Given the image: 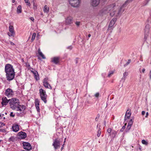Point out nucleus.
Instances as JSON below:
<instances>
[{
    "instance_id": "nucleus-1",
    "label": "nucleus",
    "mask_w": 151,
    "mask_h": 151,
    "mask_svg": "<svg viewBox=\"0 0 151 151\" xmlns=\"http://www.w3.org/2000/svg\"><path fill=\"white\" fill-rule=\"evenodd\" d=\"M130 1V0H127L117 11L116 10L117 7L116 6L115 4H111L104 8L101 11V12L106 14L109 12L110 15L111 16H115L116 17H118L124 11V8Z\"/></svg>"
},
{
    "instance_id": "nucleus-2",
    "label": "nucleus",
    "mask_w": 151,
    "mask_h": 151,
    "mask_svg": "<svg viewBox=\"0 0 151 151\" xmlns=\"http://www.w3.org/2000/svg\"><path fill=\"white\" fill-rule=\"evenodd\" d=\"M19 103L18 99L14 98L10 100L9 104L10 108L12 109L19 111L20 113H21L25 110V107L23 105H20Z\"/></svg>"
},
{
    "instance_id": "nucleus-3",
    "label": "nucleus",
    "mask_w": 151,
    "mask_h": 151,
    "mask_svg": "<svg viewBox=\"0 0 151 151\" xmlns=\"http://www.w3.org/2000/svg\"><path fill=\"white\" fill-rule=\"evenodd\" d=\"M5 71L6 73V77L7 80L10 81L14 78L15 76L14 69L12 65L9 64L6 65Z\"/></svg>"
},
{
    "instance_id": "nucleus-4",
    "label": "nucleus",
    "mask_w": 151,
    "mask_h": 151,
    "mask_svg": "<svg viewBox=\"0 0 151 151\" xmlns=\"http://www.w3.org/2000/svg\"><path fill=\"white\" fill-rule=\"evenodd\" d=\"M39 93L40 96L41 100L45 103H47V95L46 94L45 91L42 88L39 90Z\"/></svg>"
},
{
    "instance_id": "nucleus-5",
    "label": "nucleus",
    "mask_w": 151,
    "mask_h": 151,
    "mask_svg": "<svg viewBox=\"0 0 151 151\" xmlns=\"http://www.w3.org/2000/svg\"><path fill=\"white\" fill-rule=\"evenodd\" d=\"M69 4L72 6L77 7L79 6L80 4V0H68Z\"/></svg>"
},
{
    "instance_id": "nucleus-6",
    "label": "nucleus",
    "mask_w": 151,
    "mask_h": 151,
    "mask_svg": "<svg viewBox=\"0 0 151 151\" xmlns=\"http://www.w3.org/2000/svg\"><path fill=\"white\" fill-rule=\"evenodd\" d=\"M60 142L58 139L56 138L54 140L52 145L53 146L54 149L56 150L60 148Z\"/></svg>"
},
{
    "instance_id": "nucleus-7",
    "label": "nucleus",
    "mask_w": 151,
    "mask_h": 151,
    "mask_svg": "<svg viewBox=\"0 0 151 151\" xmlns=\"http://www.w3.org/2000/svg\"><path fill=\"white\" fill-rule=\"evenodd\" d=\"M48 78H44L43 81V85L45 88L51 89L52 87L48 83Z\"/></svg>"
},
{
    "instance_id": "nucleus-8",
    "label": "nucleus",
    "mask_w": 151,
    "mask_h": 151,
    "mask_svg": "<svg viewBox=\"0 0 151 151\" xmlns=\"http://www.w3.org/2000/svg\"><path fill=\"white\" fill-rule=\"evenodd\" d=\"M116 19V18H114L111 21L109 26L108 29H113Z\"/></svg>"
},
{
    "instance_id": "nucleus-9",
    "label": "nucleus",
    "mask_w": 151,
    "mask_h": 151,
    "mask_svg": "<svg viewBox=\"0 0 151 151\" xmlns=\"http://www.w3.org/2000/svg\"><path fill=\"white\" fill-rule=\"evenodd\" d=\"M9 31L10 33L8 32V34L9 36H14L15 35L14 28L13 26L12 25H10L9 27Z\"/></svg>"
},
{
    "instance_id": "nucleus-10",
    "label": "nucleus",
    "mask_w": 151,
    "mask_h": 151,
    "mask_svg": "<svg viewBox=\"0 0 151 151\" xmlns=\"http://www.w3.org/2000/svg\"><path fill=\"white\" fill-rule=\"evenodd\" d=\"M100 3V0H91V5L93 7L97 6Z\"/></svg>"
},
{
    "instance_id": "nucleus-11",
    "label": "nucleus",
    "mask_w": 151,
    "mask_h": 151,
    "mask_svg": "<svg viewBox=\"0 0 151 151\" xmlns=\"http://www.w3.org/2000/svg\"><path fill=\"white\" fill-rule=\"evenodd\" d=\"M23 145L24 148L25 150H29L32 149V147L30 144L27 142H23Z\"/></svg>"
},
{
    "instance_id": "nucleus-12",
    "label": "nucleus",
    "mask_w": 151,
    "mask_h": 151,
    "mask_svg": "<svg viewBox=\"0 0 151 151\" xmlns=\"http://www.w3.org/2000/svg\"><path fill=\"white\" fill-rule=\"evenodd\" d=\"M5 93L7 96L11 97L13 94V92L12 89L9 88L6 90Z\"/></svg>"
},
{
    "instance_id": "nucleus-13",
    "label": "nucleus",
    "mask_w": 151,
    "mask_h": 151,
    "mask_svg": "<svg viewBox=\"0 0 151 151\" xmlns=\"http://www.w3.org/2000/svg\"><path fill=\"white\" fill-rule=\"evenodd\" d=\"M149 32V25L147 24L145 27V29L144 39L145 40H147Z\"/></svg>"
},
{
    "instance_id": "nucleus-14",
    "label": "nucleus",
    "mask_w": 151,
    "mask_h": 151,
    "mask_svg": "<svg viewBox=\"0 0 151 151\" xmlns=\"http://www.w3.org/2000/svg\"><path fill=\"white\" fill-rule=\"evenodd\" d=\"M9 100H8L6 97H3L2 99L1 104L2 106L6 105L8 103Z\"/></svg>"
},
{
    "instance_id": "nucleus-15",
    "label": "nucleus",
    "mask_w": 151,
    "mask_h": 151,
    "mask_svg": "<svg viewBox=\"0 0 151 151\" xmlns=\"http://www.w3.org/2000/svg\"><path fill=\"white\" fill-rule=\"evenodd\" d=\"M73 18L70 17L69 16L66 18L65 19V22L67 24H70L72 23L73 22Z\"/></svg>"
},
{
    "instance_id": "nucleus-16",
    "label": "nucleus",
    "mask_w": 151,
    "mask_h": 151,
    "mask_svg": "<svg viewBox=\"0 0 151 151\" xmlns=\"http://www.w3.org/2000/svg\"><path fill=\"white\" fill-rule=\"evenodd\" d=\"M131 114L130 109H128L126 112L124 118V120H125L127 119H129L131 116Z\"/></svg>"
},
{
    "instance_id": "nucleus-17",
    "label": "nucleus",
    "mask_w": 151,
    "mask_h": 151,
    "mask_svg": "<svg viewBox=\"0 0 151 151\" xmlns=\"http://www.w3.org/2000/svg\"><path fill=\"white\" fill-rule=\"evenodd\" d=\"M59 57H54L51 59V61L55 64H57L59 62Z\"/></svg>"
},
{
    "instance_id": "nucleus-18",
    "label": "nucleus",
    "mask_w": 151,
    "mask_h": 151,
    "mask_svg": "<svg viewBox=\"0 0 151 151\" xmlns=\"http://www.w3.org/2000/svg\"><path fill=\"white\" fill-rule=\"evenodd\" d=\"M12 129L14 132H17L19 129V126L17 124L14 125L12 127Z\"/></svg>"
},
{
    "instance_id": "nucleus-19",
    "label": "nucleus",
    "mask_w": 151,
    "mask_h": 151,
    "mask_svg": "<svg viewBox=\"0 0 151 151\" xmlns=\"http://www.w3.org/2000/svg\"><path fill=\"white\" fill-rule=\"evenodd\" d=\"M18 134L22 139H24L27 137L26 134L25 132H19Z\"/></svg>"
},
{
    "instance_id": "nucleus-20",
    "label": "nucleus",
    "mask_w": 151,
    "mask_h": 151,
    "mask_svg": "<svg viewBox=\"0 0 151 151\" xmlns=\"http://www.w3.org/2000/svg\"><path fill=\"white\" fill-rule=\"evenodd\" d=\"M32 72L33 73L36 79L37 80H39V78L37 72L35 70L32 71Z\"/></svg>"
},
{
    "instance_id": "nucleus-21",
    "label": "nucleus",
    "mask_w": 151,
    "mask_h": 151,
    "mask_svg": "<svg viewBox=\"0 0 151 151\" xmlns=\"http://www.w3.org/2000/svg\"><path fill=\"white\" fill-rule=\"evenodd\" d=\"M133 122V120L132 119H131L130 120L128 124L127 128L129 130L131 128V127L132 125Z\"/></svg>"
},
{
    "instance_id": "nucleus-22",
    "label": "nucleus",
    "mask_w": 151,
    "mask_h": 151,
    "mask_svg": "<svg viewBox=\"0 0 151 151\" xmlns=\"http://www.w3.org/2000/svg\"><path fill=\"white\" fill-rule=\"evenodd\" d=\"M49 7L47 5H45L43 9L44 12L45 13H48L49 12Z\"/></svg>"
},
{
    "instance_id": "nucleus-23",
    "label": "nucleus",
    "mask_w": 151,
    "mask_h": 151,
    "mask_svg": "<svg viewBox=\"0 0 151 151\" xmlns=\"http://www.w3.org/2000/svg\"><path fill=\"white\" fill-rule=\"evenodd\" d=\"M128 72L126 71L124 72L123 74V77H122V79H124V81L126 78V77L128 76Z\"/></svg>"
},
{
    "instance_id": "nucleus-24",
    "label": "nucleus",
    "mask_w": 151,
    "mask_h": 151,
    "mask_svg": "<svg viewBox=\"0 0 151 151\" xmlns=\"http://www.w3.org/2000/svg\"><path fill=\"white\" fill-rule=\"evenodd\" d=\"M17 12L18 13H20L22 12V7L21 5H19L18 6Z\"/></svg>"
},
{
    "instance_id": "nucleus-25",
    "label": "nucleus",
    "mask_w": 151,
    "mask_h": 151,
    "mask_svg": "<svg viewBox=\"0 0 151 151\" xmlns=\"http://www.w3.org/2000/svg\"><path fill=\"white\" fill-rule=\"evenodd\" d=\"M38 53L40 55L43 59H45V57L44 55L42 54V52L40 51V49L38 50Z\"/></svg>"
},
{
    "instance_id": "nucleus-26",
    "label": "nucleus",
    "mask_w": 151,
    "mask_h": 151,
    "mask_svg": "<svg viewBox=\"0 0 151 151\" xmlns=\"http://www.w3.org/2000/svg\"><path fill=\"white\" fill-rule=\"evenodd\" d=\"M35 106H39L40 105V101L39 99H35Z\"/></svg>"
},
{
    "instance_id": "nucleus-27",
    "label": "nucleus",
    "mask_w": 151,
    "mask_h": 151,
    "mask_svg": "<svg viewBox=\"0 0 151 151\" xmlns=\"http://www.w3.org/2000/svg\"><path fill=\"white\" fill-rule=\"evenodd\" d=\"M142 143L143 144L145 145H147L148 144V142L144 139H143L142 140Z\"/></svg>"
},
{
    "instance_id": "nucleus-28",
    "label": "nucleus",
    "mask_w": 151,
    "mask_h": 151,
    "mask_svg": "<svg viewBox=\"0 0 151 151\" xmlns=\"http://www.w3.org/2000/svg\"><path fill=\"white\" fill-rule=\"evenodd\" d=\"M101 129L99 127V129L98 130V134H97V136L98 137H99L100 136L101 133Z\"/></svg>"
},
{
    "instance_id": "nucleus-29",
    "label": "nucleus",
    "mask_w": 151,
    "mask_h": 151,
    "mask_svg": "<svg viewBox=\"0 0 151 151\" xmlns=\"http://www.w3.org/2000/svg\"><path fill=\"white\" fill-rule=\"evenodd\" d=\"M36 35V34L35 33H34L32 35V38L31 39L32 41V42L35 39Z\"/></svg>"
},
{
    "instance_id": "nucleus-30",
    "label": "nucleus",
    "mask_w": 151,
    "mask_h": 151,
    "mask_svg": "<svg viewBox=\"0 0 151 151\" xmlns=\"http://www.w3.org/2000/svg\"><path fill=\"white\" fill-rule=\"evenodd\" d=\"M130 62H131L130 60H128V61L126 63V64H125L124 65V67H125L126 66H127V65L128 64H129L130 63Z\"/></svg>"
},
{
    "instance_id": "nucleus-31",
    "label": "nucleus",
    "mask_w": 151,
    "mask_h": 151,
    "mask_svg": "<svg viewBox=\"0 0 151 151\" xmlns=\"http://www.w3.org/2000/svg\"><path fill=\"white\" fill-rule=\"evenodd\" d=\"M25 2L27 4V5L30 6V3L29 1V0H24Z\"/></svg>"
},
{
    "instance_id": "nucleus-32",
    "label": "nucleus",
    "mask_w": 151,
    "mask_h": 151,
    "mask_svg": "<svg viewBox=\"0 0 151 151\" xmlns=\"http://www.w3.org/2000/svg\"><path fill=\"white\" fill-rule=\"evenodd\" d=\"M114 71H111L109 72V74H108V77H110L113 74Z\"/></svg>"
},
{
    "instance_id": "nucleus-33",
    "label": "nucleus",
    "mask_w": 151,
    "mask_h": 151,
    "mask_svg": "<svg viewBox=\"0 0 151 151\" xmlns=\"http://www.w3.org/2000/svg\"><path fill=\"white\" fill-rule=\"evenodd\" d=\"M5 125V124L3 123L2 122H0V128H1L3 126H4Z\"/></svg>"
},
{
    "instance_id": "nucleus-34",
    "label": "nucleus",
    "mask_w": 151,
    "mask_h": 151,
    "mask_svg": "<svg viewBox=\"0 0 151 151\" xmlns=\"http://www.w3.org/2000/svg\"><path fill=\"white\" fill-rule=\"evenodd\" d=\"M36 109L37 110V112H40V109L39 108V106H36Z\"/></svg>"
},
{
    "instance_id": "nucleus-35",
    "label": "nucleus",
    "mask_w": 151,
    "mask_h": 151,
    "mask_svg": "<svg viewBox=\"0 0 151 151\" xmlns=\"http://www.w3.org/2000/svg\"><path fill=\"white\" fill-rule=\"evenodd\" d=\"M80 22L76 21L75 22V24L78 27L80 25Z\"/></svg>"
},
{
    "instance_id": "nucleus-36",
    "label": "nucleus",
    "mask_w": 151,
    "mask_h": 151,
    "mask_svg": "<svg viewBox=\"0 0 151 151\" xmlns=\"http://www.w3.org/2000/svg\"><path fill=\"white\" fill-rule=\"evenodd\" d=\"M15 116V114H14L13 112H11L10 114V116L14 117Z\"/></svg>"
},
{
    "instance_id": "nucleus-37",
    "label": "nucleus",
    "mask_w": 151,
    "mask_h": 151,
    "mask_svg": "<svg viewBox=\"0 0 151 151\" xmlns=\"http://www.w3.org/2000/svg\"><path fill=\"white\" fill-rule=\"evenodd\" d=\"M125 125L123 126L122 127V128L120 129V131H121L122 132H123L124 131V129H125Z\"/></svg>"
},
{
    "instance_id": "nucleus-38",
    "label": "nucleus",
    "mask_w": 151,
    "mask_h": 151,
    "mask_svg": "<svg viewBox=\"0 0 151 151\" xmlns=\"http://www.w3.org/2000/svg\"><path fill=\"white\" fill-rule=\"evenodd\" d=\"M111 131V129L110 128H109L107 129V132L108 133H110Z\"/></svg>"
},
{
    "instance_id": "nucleus-39",
    "label": "nucleus",
    "mask_w": 151,
    "mask_h": 151,
    "mask_svg": "<svg viewBox=\"0 0 151 151\" xmlns=\"http://www.w3.org/2000/svg\"><path fill=\"white\" fill-rule=\"evenodd\" d=\"M99 93H96L95 95V96L96 97H98L99 96Z\"/></svg>"
},
{
    "instance_id": "nucleus-40",
    "label": "nucleus",
    "mask_w": 151,
    "mask_h": 151,
    "mask_svg": "<svg viewBox=\"0 0 151 151\" xmlns=\"http://www.w3.org/2000/svg\"><path fill=\"white\" fill-rule=\"evenodd\" d=\"M37 6L36 5H35L34 4H33V9H37Z\"/></svg>"
},
{
    "instance_id": "nucleus-41",
    "label": "nucleus",
    "mask_w": 151,
    "mask_h": 151,
    "mask_svg": "<svg viewBox=\"0 0 151 151\" xmlns=\"http://www.w3.org/2000/svg\"><path fill=\"white\" fill-rule=\"evenodd\" d=\"M72 47L71 46H68V47H67V49H70V50L72 49Z\"/></svg>"
},
{
    "instance_id": "nucleus-42",
    "label": "nucleus",
    "mask_w": 151,
    "mask_h": 151,
    "mask_svg": "<svg viewBox=\"0 0 151 151\" xmlns=\"http://www.w3.org/2000/svg\"><path fill=\"white\" fill-rule=\"evenodd\" d=\"M149 76L150 79H151V70L150 71V73H149Z\"/></svg>"
},
{
    "instance_id": "nucleus-43",
    "label": "nucleus",
    "mask_w": 151,
    "mask_h": 151,
    "mask_svg": "<svg viewBox=\"0 0 151 151\" xmlns=\"http://www.w3.org/2000/svg\"><path fill=\"white\" fill-rule=\"evenodd\" d=\"M145 111H142V115H144L145 114Z\"/></svg>"
},
{
    "instance_id": "nucleus-44",
    "label": "nucleus",
    "mask_w": 151,
    "mask_h": 151,
    "mask_svg": "<svg viewBox=\"0 0 151 151\" xmlns=\"http://www.w3.org/2000/svg\"><path fill=\"white\" fill-rule=\"evenodd\" d=\"M30 20L32 21H34V18L32 17H31L30 18Z\"/></svg>"
},
{
    "instance_id": "nucleus-45",
    "label": "nucleus",
    "mask_w": 151,
    "mask_h": 151,
    "mask_svg": "<svg viewBox=\"0 0 151 151\" xmlns=\"http://www.w3.org/2000/svg\"><path fill=\"white\" fill-rule=\"evenodd\" d=\"M145 68H143L142 70V72L143 73H144L145 71Z\"/></svg>"
},
{
    "instance_id": "nucleus-46",
    "label": "nucleus",
    "mask_w": 151,
    "mask_h": 151,
    "mask_svg": "<svg viewBox=\"0 0 151 151\" xmlns=\"http://www.w3.org/2000/svg\"><path fill=\"white\" fill-rule=\"evenodd\" d=\"M13 139V137H11L9 138V140L10 141H12V139Z\"/></svg>"
},
{
    "instance_id": "nucleus-47",
    "label": "nucleus",
    "mask_w": 151,
    "mask_h": 151,
    "mask_svg": "<svg viewBox=\"0 0 151 151\" xmlns=\"http://www.w3.org/2000/svg\"><path fill=\"white\" fill-rule=\"evenodd\" d=\"M148 115V112H147L146 113V116L145 117H147Z\"/></svg>"
},
{
    "instance_id": "nucleus-48",
    "label": "nucleus",
    "mask_w": 151,
    "mask_h": 151,
    "mask_svg": "<svg viewBox=\"0 0 151 151\" xmlns=\"http://www.w3.org/2000/svg\"><path fill=\"white\" fill-rule=\"evenodd\" d=\"M4 114H0V117L3 116H4Z\"/></svg>"
},
{
    "instance_id": "nucleus-49",
    "label": "nucleus",
    "mask_w": 151,
    "mask_h": 151,
    "mask_svg": "<svg viewBox=\"0 0 151 151\" xmlns=\"http://www.w3.org/2000/svg\"><path fill=\"white\" fill-rule=\"evenodd\" d=\"M11 44L12 45H14V43L12 42H11Z\"/></svg>"
},
{
    "instance_id": "nucleus-50",
    "label": "nucleus",
    "mask_w": 151,
    "mask_h": 151,
    "mask_svg": "<svg viewBox=\"0 0 151 151\" xmlns=\"http://www.w3.org/2000/svg\"><path fill=\"white\" fill-rule=\"evenodd\" d=\"M91 36V35L90 34H89L88 35V37H90Z\"/></svg>"
},
{
    "instance_id": "nucleus-51",
    "label": "nucleus",
    "mask_w": 151,
    "mask_h": 151,
    "mask_svg": "<svg viewBox=\"0 0 151 151\" xmlns=\"http://www.w3.org/2000/svg\"><path fill=\"white\" fill-rule=\"evenodd\" d=\"M63 145H63V146H62V147H61V150H63Z\"/></svg>"
},
{
    "instance_id": "nucleus-52",
    "label": "nucleus",
    "mask_w": 151,
    "mask_h": 151,
    "mask_svg": "<svg viewBox=\"0 0 151 151\" xmlns=\"http://www.w3.org/2000/svg\"><path fill=\"white\" fill-rule=\"evenodd\" d=\"M15 0H12V3H14L15 2Z\"/></svg>"
},
{
    "instance_id": "nucleus-53",
    "label": "nucleus",
    "mask_w": 151,
    "mask_h": 151,
    "mask_svg": "<svg viewBox=\"0 0 151 151\" xmlns=\"http://www.w3.org/2000/svg\"><path fill=\"white\" fill-rule=\"evenodd\" d=\"M150 0H146V1L147 2V3H148Z\"/></svg>"
},
{
    "instance_id": "nucleus-54",
    "label": "nucleus",
    "mask_w": 151,
    "mask_h": 151,
    "mask_svg": "<svg viewBox=\"0 0 151 151\" xmlns=\"http://www.w3.org/2000/svg\"><path fill=\"white\" fill-rule=\"evenodd\" d=\"M65 140H66V138H65V139H64V142H65Z\"/></svg>"
},
{
    "instance_id": "nucleus-55",
    "label": "nucleus",
    "mask_w": 151,
    "mask_h": 151,
    "mask_svg": "<svg viewBox=\"0 0 151 151\" xmlns=\"http://www.w3.org/2000/svg\"><path fill=\"white\" fill-rule=\"evenodd\" d=\"M2 131V130L1 129H0V132Z\"/></svg>"
},
{
    "instance_id": "nucleus-56",
    "label": "nucleus",
    "mask_w": 151,
    "mask_h": 151,
    "mask_svg": "<svg viewBox=\"0 0 151 151\" xmlns=\"http://www.w3.org/2000/svg\"><path fill=\"white\" fill-rule=\"evenodd\" d=\"M41 15H43V14L42 13H41Z\"/></svg>"
},
{
    "instance_id": "nucleus-57",
    "label": "nucleus",
    "mask_w": 151,
    "mask_h": 151,
    "mask_svg": "<svg viewBox=\"0 0 151 151\" xmlns=\"http://www.w3.org/2000/svg\"><path fill=\"white\" fill-rule=\"evenodd\" d=\"M98 124L97 126V128H98Z\"/></svg>"
},
{
    "instance_id": "nucleus-58",
    "label": "nucleus",
    "mask_w": 151,
    "mask_h": 151,
    "mask_svg": "<svg viewBox=\"0 0 151 151\" xmlns=\"http://www.w3.org/2000/svg\"><path fill=\"white\" fill-rule=\"evenodd\" d=\"M1 141H2V140H0V143L1 142Z\"/></svg>"
},
{
    "instance_id": "nucleus-59",
    "label": "nucleus",
    "mask_w": 151,
    "mask_h": 151,
    "mask_svg": "<svg viewBox=\"0 0 151 151\" xmlns=\"http://www.w3.org/2000/svg\"><path fill=\"white\" fill-rule=\"evenodd\" d=\"M130 0V1H132L133 0Z\"/></svg>"
}]
</instances>
